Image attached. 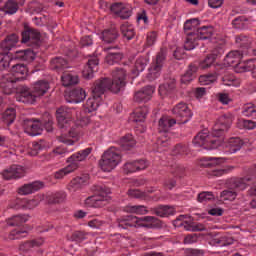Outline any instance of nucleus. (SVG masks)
Segmentation results:
<instances>
[{
	"label": "nucleus",
	"instance_id": "nucleus-57",
	"mask_svg": "<svg viewBox=\"0 0 256 256\" xmlns=\"http://www.w3.org/2000/svg\"><path fill=\"white\" fill-rule=\"evenodd\" d=\"M221 199L224 201H235L237 199V192L235 190H224L220 194Z\"/></svg>",
	"mask_w": 256,
	"mask_h": 256
},
{
	"label": "nucleus",
	"instance_id": "nucleus-28",
	"mask_svg": "<svg viewBox=\"0 0 256 256\" xmlns=\"http://www.w3.org/2000/svg\"><path fill=\"white\" fill-rule=\"evenodd\" d=\"M119 145L122 151H131L135 145H137V141L133 138V135L126 134L119 140Z\"/></svg>",
	"mask_w": 256,
	"mask_h": 256
},
{
	"label": "nucleus",
	"instance_id": "nucleus-22",
	"mask_svg": "<svg viewBox=\"0 0 256 256\" xmlns=\"http://www.w3.org/2000/svg\"><path fill=\"white\" fill-rule=\"evenodd\" d=\"M174 125H177V120L175 118L162 116L158 121V133H169V130Z\"/></svg>",
	"mask_w": 256,
	"mask_h": 256
},
{
	"label": "nucleus",
	"instance_id": "nucleus-18",
	"mask_svg": "<svg viewBox=\"0 0 256 256\" xmlns=\"http://www.w3.org/2000/svg\"><path fill=\"white\" fill-rule=\"evenodd\" d=\"M153 93H155V87L145 86L135 93L134 101H136V103H147V101L151 100Z\"/></svg>",
	"mask_w": 256,
	"mask_h": 256
},
{
	"label": "nucleus",
	"instance_id": "nucleus-27",
	"mask_svg": "<svg viewBox=\"0 0 256 256\" xmlns=\"http://www.w3.org/2000/svg\"><path fill=\"white\" fill-rule=\"evenodd\" d=\"M43 243H45V241L42 238L28 240L20 244L19 249L24 253H29V251H33V249H37L38 247H41Z\"/></svg>",
	"mask_w": 256,
	"mask_h": 256
},
{
	"label": "nucleus",
	"instance_id": "nucleus-15",
	"mask_svg": "<svg viewBox=\"0 0 256 256\" xmlns=\"http://www.w3.org/2000/svg\"><path fill=\"white\" fill-rule=\"evenodd\" d=\"M3 179L11 181V179H21L25 177V169L19 165H12L2 172Z\"/></svg>",
	"mask_w": 256,
	"mask_h": 256
},
{
	"label": "nucleus",
	"instance_id": "nucleus-19",
	"mask_svg": "<svg viewBox=\"0 0 256 256\" xmlns=\"http://www.w3.org/2000/svg\"><path fill=\"white\" fill-rule=\"evenodd\" d=\"M43 189V182L34 181L32 183L24 184L17 189L18 195H31Z\"/></svg>",
	"mask_w": 256,
	"mask_h": 256
},
{
	"label": "nucleus",
	"instance_id": "nucleus-12",
	"mask_svg": "<svg viewBox=\"0 0 256 256\" xmlns=\"http://www.w3.org/2000/svg\"><path fill=\"white\" fill-rule=\"evenodd\" d=\"M23 128L27 135L36 137V135L43 133V122L39 119H26L24 120Z\"/></svg>",
	"mask_w": 256,
	"mask_h": 256
},
{
	"label": "nucleus",
	"instance_id": "nucleus-59",
	"mask_svg": "<svg viewBox=\"0 0 256 256\" xmlns=\"http://www.w3.org/2000/svg\"><path fill=\"white\" fill-rule=\"evenodd\" d=\"M44 147L45 145H43V140H40L39 142H33L29 155H31L32 157L39 155V152L43 151Z\"/></svg>",
	"mask_w": 256,
	"mask_h": 256
},
{
	"label": "nucleus",
	"instance_id": "nucleus-63",
	"mask_svg": "<svg viewBox=\"0 0 256 256\" xmlns=\"http://www.w3.org/2000/svg\"><path fill=\"white\" fill-rule=\"evenodd\" d=\"M218 57L219 55L215 53L208 54L202 61V65H219V62H217Z\"/></svg>",
	"mask_w": 256,
	"mask_h": 256
},
{
	"label": "nucleus",
	"instance_id": "nucleus-29",
	"mask_svg": "<svg viewBox=\"0 0 256 256\" xmlns=\"http://www.w3.org/2000/svg\"><path fill=\"white\" fill-rule=\"evenodd\" d=\"M243 145H245V142L239 137H231L226 143L229 153H237V151H241Z\"/></svg>",
	"mask_w": 256,
	"mask_h": 256
},
{
	"label": "nucleus",
	"instance_id": "nucleus-60",
	"mask_svg": "<svg viewBox=\"0 0 256 256\" xmlns=\"http://www.w3.org/2000/svg\"><path fill=\"white\" fill-rule=\"evenodd\" d=\"M167 48L162 47L160 51L156 54V65H163L167 60Z\"/></svg>",
	"mask_w": 256,
	"mask_h": 256
},
{
	"label": "nucleus",
	"instance_id": "nucleus-7",
	"mask_svg": "<svg viewBox=\"0 0 256 256\" xmlns=\"http://www.w3.org/2000/svg\"><path fill=\"white\" fill-rule=\"evenodd\" d=\"M21 43H28L32 49L41 47V32L35 28L24 26V31L21 33Z\"/></svg>",
	"mask_w": 256,
	"mask_h": 256
},
{
	"label": "nucleus",
	"instance_id": "nucleus-6",
	"mask_svg": "<svg viewBox=\"0 0 256 256\" xmlns=\"http://www.w3.org/2000/svg\"><path fill=\"white\" fill-rule=\"evenodd\" d=\"M97 195L88 197L85 200V207L92 209H102V207H107L109 205V199L107 196L111 194V189L107 186H96Z\"/></svg>",
	"mask_w": 256,
	"mask_h": 256
},
{
	"label": "nucleus",
	"instance_id": "nucleus-20",
	"mask_svg": "<svg viewBox=\"0 0 256 256\" xmlns=\"http://www.w3.org/2000/svg\"><path fill=\"white\" fill-rule=\"evenodd\" d=\"M19 43V35L12 33L5 37V39L0 43V47L2 51L9 53L11 49L14 47H17V44Z\"/></svg>",
	"mask_w": 256,
	"mask_h": 256
},
{
	"label": "nucleus",
	"instance_id": "nucleus-48",
	"mask_svg": "<svg viewBox=\"0 0 256 256\" xmlns=\"http://www.w3.org/2000/svg\"><path fill=\"white\" fill-rule=\"evenodd\" d=\"M121 34L124 39H127V41H131L132 39H135V28L127 25H122L120 27Z\"/></svg>",
	"mask_w": 256,
	"mask_h": 256
},
{
	"label": "nucleus",
	"instance_id": "nucleus-56",
	"mask_svg": "<svg viewBox=\"0 0 256 256\" xmlns=\"http://www.w3.org/2000/svg\"><path fill=\"white\" fill-rule=\"evenodd\" d=\"M242 115L244 117H256V106L249 103L243 106Z\"/></svg>",
	"mask_w": 256,
	"mask_h": 256
},
{
	"label": "nucleus",
	"instance_id": "nucleus-8",
	"mask_svg": "<svg viewBox=\"0 0 256 256\" xmlns=\"http://www.w3.org/2000/svg\"><path fill=\"white\" fill-rule=\"evenodd\" d=\"M172 113L177 119H179L178 125H185V123H189V121H191V117H193V112H191L187 103L184 102H180L175 105L172 109Z\"/></svg>",
	"mask_w": 256,
	"mask_h": 256
},
{
	"label": "nucleus",
	"instance_id": "nucleus-64",
	"mask_svg": "<svg viewBox=\"0 0 256 256\" xmlns=\"http://www.w3.org/2000/svg\"><path fill=\"white\" fill-rule=\"evenodd\" d=\"M184 254L185 256H203L205 251L197 248H186Z\"/></svg>",
	"mask_w": 256,
	"mask_h": 256
},
{
	"label": "nucleus",
	"instance_id": "nucleus-37",
	"mask_svg": "<svg viewBox=\"0 0 256 256\" xmlns=\"http://www.w3.org/2000/svg\"><path fill=\"white\" fill-rule=\"evenodd\" d=\"M199 45V39L195 37L193 32H188L186 40L184 42V49L185 51H193L195 47Z\"/></svg>",
	"mask_w": 256,
	"mask_h": 256
},
{
	"label": "nucleus",
	"instance_id": "nucleus-16",
	"mask_svg": "<svg viewBox=\"0 0 256 256\" xmlns=\"http://www.w3.org/2000/svg\"><path fill=\"white\" fill-rule=\"evenodd\" d=\"M193 34L198 41H211L213 35H215V28L212 25L202 26L197 28L196 32H193Z\"/></svg>",
	"mask_w": 256,
	"mask_h": 256
},
{
	"label": "nucleus",
	"instance_id": "nucleus-2",
	"mask_svg": "<svg viewBox=\"0 0 256 256\" xmlns=\"http://www.w3.org/2000/svg\"><path fill=\"white\" fill-rule=\"evenodd\" d=\"M127 79V72L123 68H118L112 73L111 78H100L94 82L92 87V95L95 97H101L105 95V91H111L112 93H120L121 89L125 87Z\"/></svg>",
	"mask_w": 256,
	"mask_h": 256
},
{
	"label": "nucleus",
	"instance_id": "nucleus-55",
	"mask_svg": "<svg viewBox=\"0 0 256 256\" xmlns=\"http://www.w3.org/2000/svg\"><path fill=\"white\" fill-rule=\"evenodd\" d=\"M221 161H223V158L205 157L203 166L213 169V167L220 165Z\"/></svg>",
	"mask_w": 256,
	"mask_h": 256
},
{
	"label": "nucleus",
	"instance_id": "nucleus-43",
	"mask_svg": "<svg viewBox=\"0 0 256 256\" xmlns=\"http://www.w3.org/2000/svg\"><path fill=\"white\" fill-rule=\"evenodd\" d=\"M210 245H215L216 247H227L228 245H233V238L227 236L213 238L210 241Z\"/></svg>",
	"mask_w": 256,
	"mask_h": 256
},
{
	"label": "nucleus",
	"instance_id": "nucleus-62",
	"mask_svg": "<svg viewBox=\"0 0 256 256\" xmlns=\"http://www.w3.org/2000/svg\"><path fill=\"white\" fill-rule=\"evenodd\" d=\"M73 171H75V170L68 164L67 167L62 168V169L58 170L57 172H55L54 177L56 179H63L65 177V175H69V173H73Z\"/></svg>",
	"mask_w": 256,
	"mask_h": 256
},
{
	"label": "nucleus",
	"instance_id": "nucleus-9",
	"mask_svg": "<svg viewBox=\"0 0 256 256\" xmlns=\"http://www.w3.org/2000/svg\"><path fill=\"white\" fill-rule=\"evenodd\" d=\"M56 119L59 129H67L71 127V125H75V122L71 120V108L65 106L56 110Z\"/></svg>",
	"mask_w": 256,
	"mask_h": 256
},
{
	"label": "nucleus",
	"instance_id": "nucleus-10",
	"mask_svg": "<svg viewBox=\"0 0 256 256\" xmlns=\"http://www.w3.org/2000/svg\"><path fill=\"white\" fill-rule=\"evenodd\" d=\"M253 183V178L249 176L245 177H234L230 178L227 181L228 189H232L233 191H245L248 186Z\"/></svg>",
	"mask_w": 256,
	"mask_h": 256
},
{
	"label": "nucleus",
	"instance_id": "nucleus-36",
	"mask_svg": "<svg viewBox=\"0 0 256 256\" xmlns=\"http://www.w3.org/2000/svg\"><path fill=\"white\" fill-rule=\"evenodd\" d=\"M99 105H101V97L92 94V97L88 98L86 101L85 109L88 113H93V111H97Z\"/></svg>",
	"mask_w": 256,
	"mask_h": 256
},
{
	"label": "nucleus",
	"instance_id": "nucleus-49",
	"mask_svg": "<svg viewBox=\"0 0 256 256\" xmlns=\"http://www.w3.org/2000/svg\"><path fill=\"white\" fill-rule=\"evenodd\" d=\"M125 211L127 213H135L136 215H147V213H149L147 207L144 205L127 206Z\"/></svg>",
	"mask_w": 256,
	"mask_h": 256
},
{
	"label": "nucleus",
	"instance_id": "nucleus-23",
	"mask_svg": "<svg viewBox=\"0 0 256 256\" xmlns=\"http://www.w3.org/2000/svg\"><path fill=\"white\" fill-rule=\"evenodd\" d=\"M15 83H17V80L11 78L9 75L2 78L0 82L2 93H4V95H12L15 91Z\"/></svg>",
	"mask_w": 256,
	"mask_h": 256
},
{
	"label": "nucleus",
	"instance_id": "nucleus-34",
	"mask_svg": "<svg viewBox=\"0 0 256 256\" xmlns=\"http://www.w3.org/2000/svg\"><path fill=\"white\" fill-rule=\"evenodd\" d=\"M197 71H199V67H197L196 65L188 66V69L181 77V83H184L185 85H187V83H191V81L195 79Z\"/></svg>",
	"mask_w": 256,
	"mask_h": 256
},
{
	"label": "nucleus",
	"instance_id": "nucleus-4",
	"mask_svg": "<svg viewBox=\"0 0 256 256\" xmlns=\"http://www.w3.org/2000/svg\"><path fill=\"white\" fill-rule=\"evenodd\" d=\"M49 89H51V86L47 80H39L35 82L32 90L27 86H19L17 88L16 100L20 103L33 105V103H36L37 98L43 97Z\"/></svg>",
	"mask_w": 256,
	"mask_h": 256
},
{
	"label": "nucleus",
	"instance_id": "nucleus-25",
	"mask_svg": "<svg viewBox=\"0 0 256 256\" xmlns=\"http://www.w3.org/2000/svg\"><path fill=\"white\" fill-rule=\"evenodd\" d=\"M11 73L14 76V81H21L29 75V68H27V65H13Z\"/></svg>",
	"mask_w": 256,
	"mask_h": 256
},
{
	"label": "nucleus",
	"instance_id": "nucleus-31",
	"mask_svg": "<svg viewBox=\"0 0 256 256\" xmlns=\"http://www.w3.org/2000/svg\"><path fill=\"white\" fill-rule=\"evenodd\" d=\"M243 59V55L239 51H231L224 58V65H239L241 60Z\"/></svg>",
	"mask_w": 256,
	"mask_h": 256
},
{
	"label": "nucleus",
	"instance_id": "nucleus-30",
	"mask_svg": "<svg viewBox=\"0 0 256 256\" xmlns=\"http://www.w3.org/2000/svg\"><path fill=\"white\" fill-rule=\"evenodd\" d=\"M17 118V111L15 108H8L4 113L1 114V121L4 125H13L15 119Z\"/></svg>",
	"mask_w": 256,
	"mask_h": 256
},
{
	"label": "nucleus",
	"instance_id": "nucleus-52",
	"mask_svg": "<svg viewBox=\"0 0 256 256\" xmlns=\"http://www.w3.org/2000/svg\"><path fill=\"white\" fill-rule=\"evenodd\" d=\"M29 235V232L27 230L23 229H14L10 232L8 239L11 241H15V239H23Z\"/></svg>",
	"mask_w": 256,
	"mask_h": 256
},
{
	"label": "nucleus",
	"instance_id": "nucleus-40",
	"mask_svg": "<svg viewBox=\"0 0 256 256\" xmlns=\"http://www.w3.org/2000/svg\"><path fill=\"white\" fill-rule=\"evenodd\" d=\"M35 50L36 49H26V50H20L17 51V59H21L22 61H27L28 63H31V61H35Z\"/></svg>",
	"mask_w": 256,
	"mask_h": 256
},
{
	"label": "nucleus",
	"instance_id": "nucleus-3",
	"mask_svg": "<svg viewBox=\"0 0 256 256\" xmlns=\"http://www.w3.org/2000/svg\"><path fill=\"white\" fill-rule=\"evenodd\" d=\"M118 229H161L163 221L154 216L137 217L134 215H123L116 219Z\"/></svg>",
	"mask_w": 256,
	"mask_h": 256
},
{
	"label": "nucleus",
	"instance_id": "nucleus-21",
	"mask_svg": "<svg viewBox=\"0 0 256 256\" xmlns=\"http://www.w3.org/2000/svg\"><path fill=\"white\" fill-rule=\"evenodd\" d=\"M165 83L159 86V94L161 97H165V95H169L173 89H175L177 85V80L171 76L164 77Z\"/></svg>",
	"mask_w": 256,
	"mask_h": 256
},
{
	"label": "nucleus",
	"instance_id": "nucleus-5",
	"mask_svg": "<svg viewBox=\"0 0 256 256\" xmlns=\"http://www.w3.org/2000/svg\"><path fill=\"white\" fill-rule=\"evenodd\" d=\"M121 163V154L115 147L106 150L99 160V167L104 173H111Z\"/></svg>",
	"mask_w": 256,
	"mask_h": 256
},
{
	"label": "nucleus",
	"instance_id": "nucleus-54",
	"mask_svg": "<svg viewBox=\"0 0 256 256\" xmlns=\"http://www.w3.org/2000/svg\"><path fill=\"white\" fill-rule=\"evenodd\" d=\"M127 195L132 199H142V200L149 197V195H147V192H143L139 189H130L128 190Z\"/></svg>",
	"mask_w": 256,
	"mask_h": 256
},
{
	"label": "nucleus",
	"instance_id": "nucleus-51",
	"mask_svg": "<svg viewBox=\"0 0 256 256\" xmlns=\"http://www.w3.org/2000/svg\"><path fill=\"white\" fill-rule=\"evenodd\" d=\"M87 235H89V233L85 231H74L69 240L75 243H83V241L87 239Z\"/></svg>",
	"mask_w": 256,
	"mask_h": 256
},
{
	"label": "nucleus",
	"instance_id": "nucleus-13",
	"mask_svg": "<svg viewBox=\"0 0 256 256\" xmlns=\"http://www.w3.org/2000/svg\"><path fill=\"white\" fill-rule=\"evenodd\" d=\"M93 151V148H86L84 150H80L74 154H72L68 159L67 163L68 165L74 170L77 171L79 169V163L81 161H85L89 155H91V152Z\"/></svg>",
	"mask_w": 256,
	"mask_h": 256
},
{
	"label": "nucleus",
	"instance_id": "nucleus-35",
	"mask_svg": "<svg viewBox=\"0 0 256 256\" xmlns=\"http://www.w3.org/2000/svg\"><path fill=\"white\" fill-rule=\"evenodd\" d=\"M87 183H89V175L77 176L70 182V189L77 191V189H81V187L87 185Z\"/></svg>",
	"mask_w": 256,
	"mask_h": 256
},
{
	"label": "nucleus",
	"instance_id": "nucleus-24",
	"mask_svg": "<svg viewBox=\"0 0 256 256\" xmlns=\"http://www.w3.org/2000/svg\"><path fill=\"white\" fill-rule=\"evenodd\" d=\"M117 39H119V30H117V28L102 31V41L106 43V45L117 43Z\"/></svg>",
	"mask_w": 256,
	"mask_h": 256
},
{
	"label": "nucleus",
	"instance_id": "nucleus-42",
	"mask_svg": "<svg viewBox=\"0 0 256 256\" xmlns=\"http://www.w3.org/2000/svg\"><path fill=\"white\" fill-rule=\"evenodd\" d=\"M148 113H149V108L147 106H140L136 108L133 112L135 123L145 121Z\"/></svg>",
	"mask_w": 256,
	"mask_h": 256
},
{
	"label": "nucleus",
	"instance_id": "nucleus-46",
	"mask_svg": "<svg viewBox=\"0 0 256 256\" xmlns=\"http://www.w3.org/2000/svg\"><path fill=\"white\" fill-rule=\"evenodd\" d=\"M61 81L63 87H71L72 85H77V83H79V77L73 76L72 74H64L61 76Z\"/></svg>",
	"mask_w": 256,
	"mask_h": 256
},
{
	"label": "nucleus",
	"instance_id": "nucleus-41",
	"mask_svg": "<svg viewBox=\"0 0 256 256\" xmlns=\"http://www.w3.org/2000/svg\"><path fill=\"white\" fill-rule=\"evenodd\" d=\"M27 221H29V217L27 215L18 214L8 219L7 225H9V227H19L24 223H27Z\"/></svg>",
	"mask_w": 256,
	"mask_h": 256
},
{
	"label": "nucleus",
	"instance_id": "nucleus-47",
	"mask_svg": "<svg viewBox=\"0 0 256 256\" xmlns=\"http://www.w3.org/2000/svg\"><path fill=\"white\" fill-rule=\"evenodd\" d=\"M222 83L227 87H239L240 84L239 79H237L233 74H225L222 77Z\"/></svg>",
	"mask_w": 256,
	"mask_h": 256
},
{
	"label": "nucleus",
	"instance_id": "nucleus-39",
	"mask_svg": "<svg viewBox=\"0 0 256 256\" xmlns=\"http://www.w3.org/2000/svg\"><path fill=\"white\" fill-rule=\"evenodd\" d=\"M0 11H4L7 15H15L19 11V3L13 0H8L4 6L0 3Z\"/></svg>",
	"mask_w": 256,
	"mask_h": 256
},
{
	"label": "nucleus",
	"instance_id": "nucleus-14",
	"mask_svg": "<svg viewBox=\"0 0 256 256\" xmlns=\"http://www.w3.org/2000/svg\"><path fill=\"white\" fill-rule=\"evenodd\" d=\"M149 167V162L144 159L134 160L130 162H126L123 166L124 173L129 175V173H137V171H144Z\"/></svg>",
	"mask_w": 256,
	"mask_h": 256
},
{
	"label": "nucleus",
	"instance_id": "nucleus-45",
	"mask_svg": "<svg viewBox=\"0 0 256 256\" xmlns=\"http://www.w3.org/2000/svg\"><path fill=\"white\" fill-rule=\"evenodd\" d=\"M231 171H233V166H226L224 168H212V170L208 172V175H210V177H223V175H227L231 173Z\"/></svg>",
	"mask_w": 256,
	"mask_h": 256
},
{
	"label": "nucleus",
	"instance_id": "nucleus-38",
	"mask_svg": "<svg viewBox=\"0 0 256 256\" xmlns=\"http://www.w3.org/2000/svg\"><path fill=\"white\" fill-rule=\"evenodd\" d=\"M163 66L161 65H149L147 67L146 77L149 81H155L158 77L161 76V70Z\"/></svg>",
	"mask_w": 256,
	"mask_h": 256
},
{
	"label": "nucleus",
	"instance_id": "nucleus-26",
	"mask_svg": "<svg viewBox=\"0 0 256 256\" xmlns=\"http://www.w3.org/2000/svg\"><path fill=\"white\" fill-rule=\"evenodd\" d=\"M235 43L239 49H251V45H253V38L247 34L236 35Z\"/></svg>",
	"mask_w": 256,
	"mask_h": 256
},
{
	"label": "nucleus",
	"instance_id": "nucleus-1",
	"mask_svg": "<svg viewBox=\"0 0 256 256\" xmlns=\"http://www.w3.org/2000/svg\"><path fill=\"white\" fill-rule=\"evenodd\" d=\"M232 124V114L227 113L220 116L213 127L212 133L209 134L207 130L199 132L192 141L193 145L195 147H203V149H207L208 151L218 149V147L223 145V135L231 129Z\"/></svg>",
	"mask_w": 256,
	"mask_h": 256
},
{
	"label": "nucleus",
	"instance_id": "nucleus-33",
	"mask_svg": "<svg viewBox=\"0 0 256 256\" xmlns=\"http://www.w3.org/2000/svg\"><path fill=\"white\" fill-rule=\"evenodd\" d=\"M65 199H67V193L64 191H58L47 196V201L50 205L65 203Z\"/></svg>",
	"mask_w": 256,
	"mask_h": 256
},
{
	"label": "nucleus",
	"instance_id": "nucleus-44",
	"mask_svg": "<svg viewBox=\"0 0 256 256\" xmlns=\"http://www.w3.org/2000/svg\"><path fill=\"white\" fill-rule=\"evenodd\" d=\"M123 60V53L116 52V53H108L105 57V62L107 65H119Z\"/></svg>",
	"mask_w": 256,
	"mask_h": 256
},
{
	"label": "nucleus",
	"instance_id": "nucleus-58",
	"mask_svg": "<svg viewBox=\"0 0 256 256\" xmlns=\"http://www.w3.org/2000/svg\"><path fill=\"white\" fill-rule=\"evenodd\" d=\"M96 66H91V65H87L84 67V69L82 70V77L84 79H93V77H95V71H97V69L95 70Z\"/></svg>",
	"mask_w": 256,
	"mask_h": 256
},
{
	"label": "nucleus",
	"instance_id": "nucleus-61",
	"mask_svg": "<svg viewBox=\"0 0 256 256\" xmlns=\"http://www.w3.org/2000/svg\"><path fill=\"white\" fill-rule=\"evenodd\" d=\"M173 155H189V148L185 144H177L173 150Z\"/></svg>",
	"mask_w": 256,
	"mask_h": 256
},
{
	"label": "nucleus",
	"instance_id": "nucleus-50",
	"mask_svg": "<svg viewBox=\"0 0 256 256\" xmlns=\"http://www.w3.org/2000/svg\"><path fill=\"white\" fill-rule=\"evenodd\" d=\"M215 81H217V73H209L199 77V83L201 85H211V83H215Z\"/></svg>",
	"mask_w": 256,
	"mask_h": 256
},
{
	"label": "nucleus",
	"instance_id": "nucleus-11",
	"mask_svg": "<svg viewBox=\"0 0 256 256\" xmlns=\"http://www.w3.org/2000/svg\"><path fill=\"white\" fill-rule=\"evenodd\" d=\"M110 11L117 15L123 21L130 19L133 15V8L129 5L123 4L121 2H115L110 6Z\"/></svg>",
	"mask_w": 256,
	"mask_h": 256
},
{
	"label": "nucleus",
	"instance_id": "nucleus-53",
	"mask_svg": "<svg viewBox=\"0 0 256 256\" xmlns=\"http://www.w3.org/2000/svg\"><path fill=\"white\" fill-rule=\"evenodd\" d=\"M198 203H207L209 201H215V194L213 192H200L197 197Z\"/></svg>",
	"mask_w": 256,
	"mask_h": 256
},
{
	"label": "nucleus",
	"instance_id": "nucleus-32",
	"mask_svg": "<svg viewBox=\"0 0 256 256\" xmlns=\"http://www.w3.org/2000/svg\"><path fill=\"white\" fill-rule=\"evenodd\" d=\"M153 213L157 217H170V215H175V208L169 205H160L153 209Z\"/></svg>",
	"mask_w": 256,
	"mask_h": 256
},
{
	"label": "nucleus",
	"instance_id": "nucleus-17",
	"mask_svg": "<svg viewBox=\"0 0 256 256\" xmlns=\"http://www.w3.org/2000/svg\"><path fill=\"white\" fill-rule=\"evenodd\" d=\"M87 92L81 87L72 89L68 95L65 96L67 103H81L85 101Z\"/></svg>",
	"mask_w": 256,
	"mask_h": 256
}]
</instances>
